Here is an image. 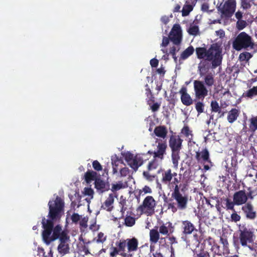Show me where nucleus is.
I'll list each match as a JSON object with an SVG mask.
<instances>
[{
  "mask_svg": "<svg viewBox=\"0 0 257 257\" xmlns=\"http://www.w3.org/2000/svg\"><path fill=\"white\" fill-rule=\"evenodd\" d=\"M254 43L252 38L246 33H240L232 42V47L236 51L254 48Z\"/></svg>",
  "mask_w": 257,
  "mask_h": 257,
  "instance_id": "f03ea898",
  "label": "nucleus"
},
{
  "mask_svg": "<svg viewBox=\"0 0 257 257\" xmlns=\"http://www.w3.org/2000/svg\"><path fill=\"white\" fill-rule=\"evenodd\" d=\"M136 219L130 215H126L124 218V224L127 227H132L135 224Z\"/></svg>",
  "mask_w": 257,
  "mask_h": 257,
  "instance_id": "72a5a7b5",
  "label": "nucleus"
},
{
  "mask_svg": "<svg viewBox=\"0 0 257 257\" xmlns=\"http://www.w3.org/2000/svg\"><path fill=\"white\" fill-rule=\"evenodd\" d=\"M176 92H171L170 94L169 99L168 100L170 103L174 104L176 101Z\"/></svg>",
  "mask_w": 257,
  "mask_h": 257,
  "instance_id": "052dcab7",
  "label": "nucleus"
},
{
  "mask_svg": "<svg viewBox=\"0 0 257 257\" xmlns=\"http://www.w3.org/2000/svg\"><path fill=\"white\" fill-rule=\"evenodd\" d=\"M195 158L197 161H203L204 163H208L211 164V161L209 157V153L207 149H204L200 152L196 153Z\"/></svg>",
  "mask_w": 257,
  "mask_h": 257,
  "instance_id": "f3484780",
  "label": "nucleus"
},
{
  "mask_svg": "<svg viewBox=\"0 0 257 257\" xmlns=\"http://www.w3.org/2000/svg\"><path fill=\"white\" fill-rule=\"evenodd\" d=\"M71 220L73 223H76L80 219V216L76 213H74L71 216Z\"/></svg>",
  "mask_w": 257,
  "mask_h": 257,
  "instance_id": "13d9d810",
  "label": "nucleus"
},
{
  "mask_svg": "<svg viewBox=\"0 0 257 257\" xmlns=\"http://www.w3.org/2000/svg\"><path fill=\"white\" fill-rule=\"evenodd\" d=\"M239 113V109L235 108H232L228 113L227 118L228 122L231 123L234 122L238 117Z\"/></svg>",
  "mask_w": 257,
  "mask_h": 257,
  "instance_id": "5701e85b",
  "label": "nucleus"
},
{
  "mask_svg": "<svg viewBox=\"0 0 257 257\" xmlns=\"http://www.w3.org/2000/svg\"><path fill=\"white\" fill-rule=\"evenodd\" d=\"M215 82L214 77L211 73H208L204 77V82L208 86H212Z\"/></svg>",
  "mask_w": 257,
  "mask_h": 257,
  "instance_id": "473e14b6",
  "label": "nucleus"
},
{
  "mask_svg": "<svg viewBox=\"0 0 257 257\" xmlns=\"http://www.w3.org/2000/svg\"><path fill=\"white\" fill-rule=\"evenodd\" d=\"M114 202V195L113 194H110L108 197L106 199L102 206L104 209L108 211H110L112 209V204Z\"/></svg>",
  "mask_w": 257,
  "mask_h": 257,
  "instance_id": "a878e982",
  "label": "nucleus"
},
{
  "mask_svg": "<svg viewBox=\"0 0 257 257\" xmlns=\"http://www.w3.org/2000/svg\"><path fill=\"white\" fill-rule=\"evenodd\" d=\"M171 158L173 166L175 168H177L178 165V161L180 159V151H171Z\"/></svg>",
  "mask_w": 257,
  "mask_h": 257,
  "instance_id": "c756f323",
  "label": "nucleus"
},
{
  "mask_svg": "<svg viewBox=\"0 0 257 257\" xmlns=\"http://www.w3.org/2000/svg\"><path fill=\"white\" fill-rule=\"evenodd\" d=\"M181 94V100L182 103L186 105L189 106L193 104V100L189 94L187 93V88L185 87H182L179 91Z\"/></svg>",
  "mask_w": 257,
  "mask_h": 257,
  "instance_id": "dca6fc26",
  "label": "nucleus"
},
{
  "mask_svg": "<svg viewBox=\"0 0 257 257\" xmlns=\"http://www.w3.org/2000/svg\"><path fill=\"white\" fill-rule=\"evenodd\" d=\"M155 206L156 202L154 198L151 196H148L144 199L143 204L138 208L137 210L142 213L150 214L154 212Z\"/></svg>",
  "mask_w": 257,
  "mask_h": 257,
  "instance_id": "423d86ee",
  "label": "nucleus"
},
{
  "mask_svg": "<svg viewBox=\"0 0 257 257\" xmlns=\"http://www.w3.org/2000/svg\"><path fill=\"white\" fill-rule=\"evenodd\" d=\"M110 249L111 250L109 254L110 257H115L120 252L117 247L112 246Z\"/></svg>",
  "mask_w": 257,
  "mask_h": 257,
  "instance_id": "864d4df0",
  "label": "nucleus"
},
{
  "mask_svg": "<svg viewBox=\"0 0 257 257\" xmlns=\"http://www.w3.org/2000/svg\"><path fill=\"white\" fill-rule=\"evenodd\" d=\"M182 30L179 24H175L169 35L170 40L175 45H179L182 41Z\"/></svg>",
  "mask_w": 257,
  "mask_h": 257,
  "instance_id": "9d476101",
  "label": "nucleus"
},
{
  "mask_svg": "<svg viewBox=\"0 0 257 257\" xmlns=\"http://www.w3.org/2000/svg\"><path fill=\"white\" fill-rule=\"evenodd\" d=\"M221 243L223 244V254H227L229 253V249L228 248V242L226 238L220 237V239Z\"/></svg>",
  "mask_w": 257,
  "mask_h": 257,
  "instance_id": "e433bc0d",
  "label": "nucleus"
},
{
  "mask_svg": "<svg viewBox=\"0 0 257 257\" xmlns=\"http://www.w3.org/2000/svg\"><path fill=\"white\" fill-rule=\"evenodd\" d=\"M241 210L247 219L253 220L257 216V213L251 202H247L242 206Z\"/></svg>",
  "mask_w": 257,
  "mask_h": 257,
  "instance_id": "9b49d317",
  "label": "nucleus"
},
{
  "mask_svg": "<svg viewBox=\"0 0 257 257\" xmlns=\"http://www.w3.org/2000/svg\"><path fill=\"white\" fill-rule=\"evenodd\" d=\"M185 184L183 186L181 184H176L171 195L172 197L176 201L178 209L181 210L185 209L187 206L188 196L186 195H183L180 192V190L182 192L185 191Z\"/></svg>",
  "mask_w": 257,
  "mask_h": 257,
  "instance_id": "7ed1b4c3",
  "label": "nucleus"
},
{
  "mask_svg": "<svg viewBox=\"0 0 257 257\" xmlns=\"http://www.w3.org/2000/svg\"><path fill=\"white\" fill-rule=\"evenodd\" d=\"M48 206V218L43 217L41 222L43 229L42 232L43 240L49 245L51 242L59 239L60 243L58 246V252L61 254H66L69 252V244L66 243L69 240L68 232L62 230L60 224L54 226V223L59 222L64 213V201L57 196L54 200L49 201Z\"/></svg>",
  "mask_w": 257,
  "mask_h": 257,
  "instance_id": "f257e3e1",
  "label": "nucleus"
},
{
  "mask_svg": "<svg viewBox=\"0 0 257 257\" xmlns=\"http://www.w3.org/2000/svg\"><path fill=\"white\" fill-rule=\"evenodd\" d=\"M124 157L127 164L135 171L138 170L139 167L144 163L143 159L140 154H137L134 156L132 153L127 152L125 154Z\"/></svg>",
  "mask_w": 257,
  "mask_h": 257,
  "instance_id": "39448f33",
  "label": "nucleus"
},
{
  "mask_svg": "<svg viewBox=\"0 0 257 257\" xmlns=\"http://www.w3.org/2000/svg\"><path fill=\"white\" fill-rule=\"evenodd\" d=\"M162 182L165 184H169L173 179L171 169H169L166 171H163L162 173Z\"/></svg>",
  "mask_w": 257,
  "mask_h": 257,
  "instance_id": "b1692460",
  "label": "nucleus"
},
{
  "mask_svg": "<svg viewBox=\"0 0 257 257\" xmlns=\"http://www.w3.org/2000/svg\"><path fill=\"white\" fill-rule=\"evenodd\" d=\"M247 26V23L245 21L242 20H238L236 22V28L238 30H242Z\"/></svg>",
  "mask_w": 257,
  "mask_h": 257,
  "instance_id": "a18cd8bd",
  "label": "nucleus"
},
{
  "mask_svg": "<svg viewBox=\"0 0 257 257\" xmlns=\"http://www.w3.org/2000/svg\"><path fill=\"white\" fill-rule=\"evenodd\" d=\"M239 240L242 246H246L248 243L253 241V232L250 229L244 227L242 230H239Z\"/></svg>",
  "mask_w": 257,
  "mask_h": 257,
  "instance_id": "1a4fd4ad",
  "label": "nucleus"
},
{
  "mask_svg": "<svg viewBox=\"0 0 257 257\" xmlns=\"http://www.w3.org/2000/svg\"><path fill=\"white\" fill-rule=\"evenodd\" d=\"M183 140L179 136L172 135L169 141L171 151H180L182 149Z\"/></svg>",
  "mask_w": 257,
  "mask_h": 257,
  "instance_id": "4468645a",
  "label": "nucleus"
},
{
  "mask_svg": "<svg viewBox=\"0 0 257 257\" xmlns=\"http://www.w3.org/2000/svg\"><path fill=\"white\" fill-rule=\"evenodd\" d=\"M156 159L154 158L153 160L149 162L147 167L148 171L155 170L158 168L159 164Z\"/></svg>",
  "mask_w": 257,
  "mask_h": 257,
  "instance_id": "58836bf2",
  "label": "nucleus"
},
{
  "mask_svg": "<svg viewBox=\"0 0 257 257\" xmlns=\"http://www.w3.org/2000/svg\"><path fill=\"white\" fill-rule=\"evenodd\" d=\"M167 148V144L166 141H161L159 142L157 146L156 151L153 153L154 158L163 160L164 158V155L166 154Z\"/></svg>",
  "mask_w": 257,
  "mask_h": 257,
  "instance_id": "ddd939ff",
  "label": "nucleus"
},
{
  "mask_svg": "<svg viewBox=\"0 0 257 257\" xmlns=\"http://www.w3.org/2000/svg\"><path fill=\"white\" fill-rule=\"evenodd\" d=\"M84 193L85 195L90 196V200L93 198L94 191L91 188H85Z\"/></svg>",
  "mask_w": 257,
  "mask_h": 257,
  "instance_id": "6e6d98bb",
  "label": "nucleus"
},
{
  "mask_svg": "<svg viewBox=\"0 0 257 257\" xmlns=\"http://www.w3.org/2000/svg\"><path fill=\"white\" fill-rule=\"evenodd\" d=\"M199 70L200 71V75L203 76L206 72V68L205 66H199Z\"/></svg>",
  "mask_w": 257,
  "mask_h": 257,
  "instance_id": "774afa93",
  "label": "nucleus"
},
{
  "mask_svg": "<svg viewBox=\"0 0 257 257\" xmlns=\"http://www.w3.org/2000/svg\"><path fill=\"white\" fill-rule=\"evenodd\" d=\"M92 167L97 171H100L102 170V166L97 160H95L92 162Z\"/></svg>",
  "mask_w": 257,
  "mask_h": 257,
  "instance_id": "3c124183",
  "label": "nucleus"
},
{
  "mask_svg": "<svg viewBox=\"0 0 257 257\" xmlns=\"http://www.w3.org/2000/svg\"><path fill=\"white\" fill-rule=\"evenodd\" d=\"M172 200L169 201L165 200V202L168 203V208L171 209L172 211L174 213L177 211L178 208L177 206H176L174 202H172Z\"/></svg>",
  "mask_w": 257,
  "mask_h": 257,
  "instance_id": "49530a36",
  "label": "nucleus"
},
{
  "mask_svg": "<svg viewBox=\"0 0 257 257\" xmlns=\"http://www.w3.org/2000/svg\"><path fill=\"white\" fill-rule=\"evenodd\" d=\"M181 133L185 135L186 137H189L190 135L192 136L191 131L190 130L188 126H184L181 130Z\"/></svg>",
  "mask_w": 257,
  "mask_h": 257,
  "instance_id": "09e8293b",
  "label": "nucleus"
},
{
  "mask_svg": "<svg viewBox=\"0 0 257 257\" xmlns=\"http://www.w3.org/2000/svg\"><path fill=\"white\" fill-rule=\"evenodd\" d=\"M144 177L149 181H153L155 178V175H151L148 172L144 171L143 172Z\"/></svg>",
  "mask_w": 257,
  "mask_h": 257,
  "instance_id": "4d7b16f0",
  "label": "nucleus"
},
{
  "mask_svg": "<svg viewBox=\"0 0 257 257\" xmlns=\"http://www.w3.org/2000/svg\"><path fill=\"white\" fill-rule=\"evenodd\" d=\"M197 257H210V254L208 251L202 250L199 253L197 254Z\"/></svg>",
  "mask_w": 257,
  "mask_h": 257,
  "instance_id": "0e129e2a",
  "label": "nucleus"
},
{
  "mask_svg": "<svg viewBox=\"0 0 257 257\" xmlns=\"http://www.w3.org/2000/svg\"><path fill=\"white\" fill-rule=\"evenodd\" d=\"M158 229V227L156 226L150 231V241L151 243L156 244L160 239V234Z\"/></svg>",
  "mask_w": 257,
  "mask_h": 257,
  "instance_id": "aec40b11",
  "label": "nucleus"
},
{
  "mask_svg": "<svg viewBox=\"0 0 257 257\" xmlns=\"http://www.w3.org/2000/svg\"><path fill=\"white\" fill-rule=\"evenodd\" d=\"M144 192L145 194L146 193H151L152 192V190L150 188V187L148 186H145L142 190H140L139 191V195H141L143 192Z\"/></svg>",
  "mask_w": 257,
  "mask_h": 257,
  "instance_id": "bf43d9fd",
  "label": "nucleus"
},
{
  "mask_svg": "<svg viewBox=\"0 0 257 257\" xmlns=\"http://www.w3.org/2000/svg\"><path fill=\"white\" fill-rule=\"evenodd\" d=\"M211 110L213 112H221V108L219 106L218 103L215 101H212L211 102Z\"/></svg>",
  "mask_w": 257,
  "mask_h": 257,
  "instance_id": "79ce46f5",
  "label": "nucleus"
},
{
  "mask_svg": "<svg viewBox=\"0 0 257 257\" xmlns=\"http://www.w3.org/2000/svg\"><path fill=\"white\" fill-rule=\"evenodd\" d=\"M161 105V102H155L154 103H153L151 104V105H149L150 107V109L151 110V111L153 112H155L158 111Z\"/></svg>",
  "mask_w": 257,
  "mask_h": 257,
  "instance_id": "c03bdc74",
  "label": "nucleus"
},
{
  "mask_svg": "<svg viewBox=\"0 0 257 257\" xmlns=\"http://www.w3.org/2000/svg\"><path fill=\"white\" fill-rule=\"evenodd\" d=\"M126 240H127L126 246L128 252H134L138 249L139 241L136 238H127Z\"/></svg>",
  "mask_w": 257,
  "mask_h": 257,
  "instance_id": "6ab92c4d",
  "label": "nucleus"
},
{
  "mask_svg": "<svg viewBox=\"0 0 257 257\" xmlns=\"http://www.w3.org/2000/svg\"><path fill=\"white\" fill-rule=\"evenodd\" d=\"M233 200L236 205L245 204L247 202V197L244 190H239L234 193Z\"/></svg>",
  "mask_w": 257,
  "mask_h": 257,
  "instance_id": "2eb2a0df",
  "label": "nucleus"
},
{
  "mask_svg": "<svg viewBox=\"0 0 257 257\" xmlns=\"http://www.w3.org/2000/svg\"><path fill=\"white\" fill-rule=\"evenodd\" d=\"M193 10V7L190 5H184L182 10V16H188Z\"/></svg>",
  "mask_w": 257,
  "mask_h": 257,
  "instance_id": "a19ab883",
  "label": "nucleus"
},
{
  "mask_svg": "<svg viewBox=\"0 0 257 257\" xmlns=\"http://www.w3.org/2000/svg\"><path fill=\"white\" fill-rule=\"evenodd\" d=\"M181 224L182 234L186 236L198 231L195 225L188 220L181 221Z\"/></svg>",
  "mask_w": 257,
  "mask_h": 257,
  "instance_id": "f8f14e48",
  "label": "nucleus"
},
{
  "mask_svg": "<svg viewBox=\"0 0 257 257\" xmlns=\"http://www.w3.org/2000/svg\"><path fill=\"white\" fill-rule=\"evenodd\" d=\"M159 234L161 233L162 235H168L169 229L164 224L161 225L159 227Z\"/></svg>",
  "mask_w": 257,
  "mask_h": 257,
  "instance_id": "de8ad7c7",
  "label": "nucleus"
},
{
  "mask_svg": "<svg viewBox=\"0 0 257 257\" xmlns=\"http://www.w3.org/2000/svg\"><path fill=\"white\" fill-rule=\"evenodd\" d=\"M206 240L208 243L211 245V249L215 254L219 255H221L222 254H223V252L220 249V246L215 243L213 238L209 237L206 239Z\"/></svg>",
  "mask_w": 257,
  "mask_h": 257,
  "instance_id": "412c9836",
  "label": "nucleus"
},
{
  "mask_svg": "<svg viewBox=\"0 0 257 257\" xmlns=\"http://www.w3.org/2000/svg\"><path fill=\"white\" fill-rule=\"evenodd\" d=\"M249 128L250 132L254 133L257 131V115L249 119Z\"/></svg>",
  "mask_w": 257,
  "mask_h": 257,
  "instance_id": "2f4dec72",
  "label": "nucleus"
},
{
  "mask_svg": "<svg viewBox=\"0 0 257 257\" xmlns=\"http://www.w3.org/2000/svg\"><path fill=\"white\" fill-rule=\"evenodd\" d=\"M159 64V61L156 59L153 58L150 60V65L152 67H157Z\"/></svg>",
  "mask_w": 257,
  "mask_h": 257,
  "instance_id": "338daca9",
  "label": "nucleus"
},
{
  "mask_svg": "<svg viewBox=\"0 0 257 257\" xmlns=\"http://www.w3.org/2000/svg\"><path fill=\"white\" fill-rule=\"evenodd\" d=\"M170 40V39L169 37H167L165 36H164L163 38L162 43L161 44V46L162 47H166L168 44L169 43V41Z\"/></svg>",
  "mask_w": 257,
  "mask_h": 257,
  "instance_id": "69168bd1",
  "label": "nucleus"
},
{
  "mask_svg": "<svg viewBox=\"0 0 257 257\" xmlns=\"http://www.w3.org/2000/svg\"><path fill=\"white\" fill-rule=\"evenodd\" d=\"M236 7L235 2L233 0H227L223 5L220 4L218 10L222 15L226 18L231 17L235 12Z\"/></svg>",
  "mask_w": 257,
  "mask_h": 257,
  "instance_id": "0eeeda50",
  "label": "nucleus"
},
{
  "mask_svg": "<svg viewBox=\"0 0 257 257\" xmlns=\"http://www.w3.org/2000/svg\"><path fill=\"white\" fill-rule=\"evenodd\" d=\"M243 97L252 99L254 96H257V86H253L252 88L248 89L244 92Z\"/></svg>",
  "mask_w": 257,
  "mask_h": 257,
  "instance_id": "cd10ccee",
  "label": "nucleus"
},
{
  "mask_svg": "<svg viewBox=\"0 0 257 257\" xmlns=\"http://www.w3.org/2000/svg\"><path fill=\"white\" fill-rule=\"evenodd\" d=\"M254 0H240L241 6L244 10H247L254 4Z\"/></svg>",
  "mask_w": 257,
  "mask_h": 257,
  "instance_id": "f704fd0d",
  "label": "nucleus"
},
{
  "mask_svg": "<svg viewBox=\"0 0 257 257\" xmlns=\"http://www.w3.org/2000/svg\"><path fill=\"white\" fill-rule=\"evenodd\" d=\"M207 50L204 47H198L196 48V53L197 58L199 59H206Z\"/></svg>",
  "mask_w": 257,
  "mask_h": 257,
  "instance_id": "c85d7f7f",
  "label": "nucleus"
},
{
  "mask_svg": "<svg viewBox=\"0 0 257 257\" xmlns=\"http://www.w3.org/2000/svg\"><path fill=\"white\" fill-rule=\"evenodd\" d=\"M221 50L217 44H212L207 50L206 60L211 62L212 67L215 68L222 62Z\"/></svg>",
  "mask_w": 257,
  "mask_h": 257,
  "instance_id": "20e7f679",
  "label": "nucleus"
},
{
  "mask_svg": "<svg viewBox=\"0 0 257 257\" xmlns=\"http://www.w3.org/2000/svg\"><path fill=\"white\" fill-rule=\"evenodd\" d=\"M194 51V49L192 46H190L182 52L181 54V58L183 60H185L189 56L193 54Z\"/></svg>",
  "mask_w": 257,
  "mask_h": 257,
  "instance_id": "7c9ffc66",
  "label": "nucleus"
},
{
  "mask_svg": "<svg viewBox=\"0 0 257 257\" xmlns=\"http://www.w3.org/2000/svg\"><path fill=\"white\" fill-rule=\"evenodd\" d=\"M252 55L249 52H244L240 54L239 56V60L240 61H248L251 57Z\"/></svg>",
  "mask_w": 257,
  "mask_h": 257,
  "instance_id": "4c0bfd02",
  "label": "nucleus"
},
{
  "mask_svg": "<svg viewBox=\"0 0 257 257\" xmlns=\"http://www.w3.org/2000/svg\"><path fill=\"white\" fill-rule=\"evenodd\" d=\"M97 173L93 171H87L84 174V178L85 181L87 183L91 182L92 181H95L97 179Z\"/></svg>",
  "mask_w": 257,
  "mask_h": 257,
  "instance_id": "bb28decb",
  "label": "nucleus"
},
{
  "mask_svg": "<svg viewBox=\"0 0 257 257\" xmlns=\"http://www.w3.org/2000/svg\"><path fill=\"white\" fill-rule=\"evenodd\" d=\"M106 240V236H104V233L100 232L97 235V238L96 242L97 243H103Z\"/></svg>",
  "mask_w": 257,
  "mask_h": 257,
  "instance_id": "603ef678",
  "label": "nucleus"
},
{
  "mask_svg": "<svg viewBox=\"0 0 257 257\" xmlns=\"http://www.w3.org/2000/svg\"><path fill=\"white\" fill-rule=\"evenodd\" d=\"M154 133L156 136L164 139L167 136L168 131L165 125H159L155 128Z\"/></svg>",
  "mask_w": 257,
  "mask_h": 257,
  "instance_id": "4be33fe9",
  "label": "nucleus"
},
{
  "mask_svg": "<svg viewBox=\"0 0 257 257\" xmlns=\"http://www.w3.org/2000/svg\"><path fill=\"white\" fill-rule=\"evenodd\" d=\"M95 188L100 193H103L109 190V186L100 178H97L94 182Z\"/></svg>",
  "mask_w": 257,
  "mask_h": 257,
  "instance_id": "a211bd4d",
  "label": "nucleus"
},
{
  "mask_svg": "<svg viewBox=\"0 0 257 257\" xmlns=\"http://www.w3.org/2000/svg\"><path fill=\"white\" fill-rule=\"evenodd\" d=\"M128 173H129V169L126 167L122 168L120 170V174L121 176H122V177L126 176L128 174Z\"/></svg>",
  "mask_w": 257,
  "mask_h": 257,
  "instance_id": "680f3d73",
  "label": "nucleus"
},
{
  "mask_svg": "<svg viewBox=\"0 0 257 257\" xmlns=\"http://www.w3.org/2000/svg\"><path fill=\"white\" fill-rule=\"evenodd\" d=\"M187 32L190 35L196 36L199 33V27L197 25H191Z\"/></svg>",
  "mask_w": 257,
  "mask_h": 257,
  "instance_id": "ea45409f",
  "label": "nucleus"
},
{
  "mask_svg": "<svg viewBox=\"0 0 257 257\" xmlns=\"http://www.w3.org/2000/svg\"><path fill=\"white\" fill-rule=\"evenodd\" d=\"M194 88L197 99L203 100L208 95V90L203 82L199 80L194 81Z\"/></svg>",
  "mask_w": 257,
  "mask_h": 257,
  "instance_id": "6e6552de",
  "label": "nucleus"
},
{
  "mask_svg": "<svg viewBox=\"0 0 257 257\" xmlns=\"http://www.w3.org/2000/svg\"><path fill=\"white\" fill-rule=\"evenodd\" d=\"M147 97V103L148 105H151L152 103L155 102V97L153 94H151Z\"/></svg>",
  "mask_w": 257,
  "mask_h": 257,
  "instance_id": "e2e57ef3",
  "label": "nucleus"
},
{
  "mask_svg": "<svg viewBox=\"0 0 257 257\" xmlns=\"http://www.w3.org/2000/svg\"><path fill=\"white\" fill-rule=\"evenodd\" d=\"M126 239L120 240L119 242L116 243L117 246V248L120 251V255L122 257H128V254L125 252V247L126 246Z\"/></svg>",
  "mask_w": 257,
  "mask_h": 257,
  "instance_id": "393cba45",
  "label": "nucleus"
},
{
  "mask_svg": "<svg viewBox=\"0 0 257 257\" xmlns=\"http://www.w3.org/2000/svg\"><path fill=\"white\" fill-rule=\"evenodd\" d=\"M195 108L198 113V115H199L204 111V104L202 102L198 101L195 104Z\"/></svg>",
  "mask_w": 257,
  "mask_h": 257,
  "instance_id": "37998d69",
  "label": "nucleus"
},
{
  "mask_svg": "<svg viewBox=\"0 0 257 257\" xmlns=\"http://www.w3.org/2000/svg\"><path fill=\"white\" fill-rule=\"evenodd\" d=\"M123 188V184L121 182L113 184L111 187V191L113 192L116 191Z\"/></svg>",
  "mask_w": 257,
  "mask_h": 257,
  "instance_id": "5fc2aeb1",
  "label": "nucleus"
},
{
  "mask_svg": "<svg viewBox=\"0 0 257 257\" xmlns=\"http://www.w3.org/2000/svg\"><path fill=\"white\" fill-rule=\"evenodd\" d=\"M230 218L231 220L235 222L240 221L241 219L240 216L236 213L235 210L233 213L231 214Z\"/></svg>",
  "mask_w": 257,
  "mask_h": 257,
  "instance_id": "8fccbe9b",
  "label": "nucleus"
},
{
  "mask_svg": "<svg viewBox=\"0 0 257 257\" xmlns=\"http://www.w3.org/2000/svg\"><path fill=\"white\" fill-rule=\"evenodd\" d=\"M224 201L226 202L225 208H226V210H231L234 211V205H236L234 201L233 200V201H232L228 198L225 199Z\"/></svg>",
  "mask_w": 257,
  "mask_h": 257,
  "instance_id": "c9c22d12",
  "label": "nucleus"
}]
</instances>
